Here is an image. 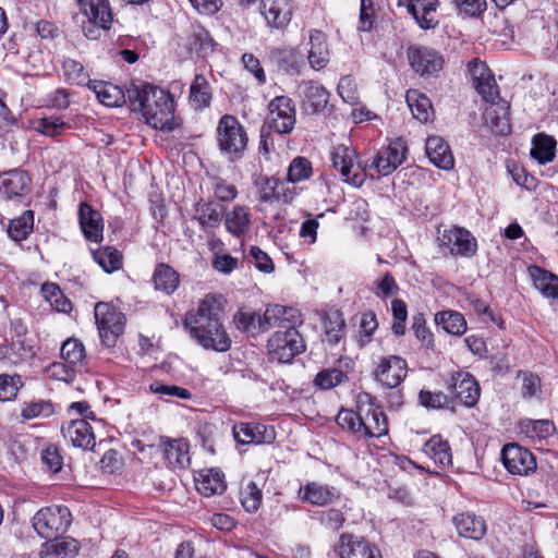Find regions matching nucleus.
I'll use <instances>...</instances> for the list:
<instances>
[{
	"label": "nucleus",
	"mask_w": 558,
	"mask_h": 558,
	"mask_svg": "<svg viewBox=\"0 0 558 558\" xmlns=\"http://www.w3.org/2000/svg\"><path fill=\"white\" fill-rule=\"evenodd\" d=\"M298 96L303 112L315 114L322 112L329 100V93L317 82L304 81L298 86Z\"/></svg>",
	"instance_id": "4468645a"
},
{
	"label": "nucleus",
	"mask_w": 558,
	"mask_h": 558,
	"mask_svg": "<svg viewBox=\"0 0 558 558\" xmlns=\"http://www.w3.org/2000/svg\"><path fill=\"white\" fill-rule=\"evenodd\" d=\"M241 502L247 512H255L262 502V492L254 482H250L241 492Z\"/></svg>",
	"instance_id": "13d9d810"
},
{
	"label": "nucleus",
	"mask_w": 558,
	"mask_h": 558,
	"mask_svg": "<svg viewBox=\"0 0 558 558\" xmlns=\"http://www.w3.org/2000/svg\"><path fill=\"white\" fill-rule=\"evenodd\" d=\"M151 393L160 395L161 397L190 399L191 392L182 387L175 385H163L158 381H154L148 387Z\"/></svg>",
	"instance_id": "0e129e2a"
},
{
	"label": "nucleus",
	"mask_w": 558,
	"mask_h": 558,
	"mask_svg": "<svg viewBox=\"0 0 558 558\" xmlns=\"http://www.w3.org/2000/svg\"><path fill=\"white\" fill-rule=\"evenodd\" d=\"M151 280L155 290L167 295L172 294L180 284L179 274L171 266L163 263L156 266Z\"/></svg>",
	"instance_id": "e433bc0d"
},
{
	"label": "nucleus",
	"mask_w": 558,
	"mask_h": 558,
	"mask_svg": "<svg viewBox=\"0 0 558 558\" xmlns=\"http://www.w3.org/2000/svg\"><path fill=\"white\" fill-rule=\"evenodd\" d=\"M452 523L461 537L480 541L486 534L485 520L473 512L464 511L452 518Z\"/></svg>",
	"instance_id": "4be33fe9"
},
{
	"label": "nucleus",
	"mask_w": 558,
	"mask_h": 558,
	"mask_svg": "<svg viewBox=\"0 0 558 558\" xmlns=\"http://www.w3.org/2000/svg\"><path fill=\"white\" fill-rule=\"evenodd\" d=\"M22 386L23 383L19 375H0V401L14 399Z\"/></svg>",
	"instance_id": "4d7b16f0"
},
{
	"label": "nucleus",
	"mask_w": 558,
	"mask_h": 558,
	"mask_svg": "<svg viewBox=\"0 0 558 558\" xmlns=\"http://www.w3.org/2000/svg\"><path fill=\"white\" fill-rule=\"evenodd\" d=\"M312 174V163L304 157L294 158L288 169V183L306 180Z\"/></svg>",
	"instance_id": "5fc2aeb1"
},
{
	"label": "nucleus",
	"mask_w": 558,
	"mask_h": 558,
	"mask_svg": "<svg viewBox=\"0 0 558 558\" xmlns=\"http://www.w3.org/2000/svg\"><path fill=\"white\" fill-rule=\"evenodd\" d=\"M324 325L327 341L330 344H337L344 335L345 324L342 315L338 311L328 314Z\"/></svg>",
	"instance_id": "8fccbe9b"
},
{
	"label": "nucleus",
	"mask_w": 558,
	"mask_h": 558,
	"mask_svg": "<svg viewBox=\"0 0 558 558\" xmlns=\"http://www.w3.org/2000/svg\"><path fill=\"white\" fill-rule=\"evenodd\" d=\"M264 329L289 330L303 324L299 310L279 304L268 306L264 313Z\"/></svg>",
	"instance_id": "2eb2a0df"
},
{
	"label": "nucleus",
	"mask_w": 558,
	"mask_h": 558,
	"mask_svg": "<svg viewBox=\"0 0 558 558\" xmlns=\"http://www.w3.org/2000/svg\"><path fill=\"white\" fill-rule=\"evenodd\" d=\"M95 319L99 336L108 347H113L124 330V315L108 303L99 302L95 306Z\"/></svg>",
	"instance_id": "6e6552de"
},
{
	"label": "nucleus",
	"mask_w": 558,
	"mask_h": 558,
	"mask_svg": "<svg viewBox=\"0 0 558 558\" xmlns=\"http://www.w3.org/2000/svg\"><path fill=\"white\" fill-rule=\"evenodd\" d=\"M31 189V177L24 170L13 169L0 174V192L8 198L23 197Z\"/></svg>",
	"instance_id": "aec40b11"
},
{
	"label": "nucleus",
	"mask_w": 558,
	"mask_h": 558,
	"mask_svg": "<svg viewBox=\"0 0 558 558\" xmlns=\"http://www.w3.org/2000/svg\"><path fill=\"white\" fill-rule=\"evenodd\" d=\"M317 518L323 526L331 531H338L345 522L343 512L336 508L318 511Z\"/></svg>",
	"instance_id": "052dcab7"
},
{
	"label": "nucleus",
	"mask_w": 558,
	"mask_h": 558,
	"mask_svg": "<svg viewBox=\"0 0 558 558\" xmlns=\"http://www.w3.org/2000/svg\"><path fill=\"white\" fill-rule=\"evenodd\" d=\"M33 347L24 339L17 338L11 343L0 347V360L11 365H17L31 360L34 356Z\"/></svg>",
	"instance_id": "f704fd0d"
},
{
	"label": "nucleus",
	"mask_w": 558,
	"mask_h": 558,
	"mask_svg": "<svg viewBox=\"0 0 558 558\" xmlns=\"http://www.w3.org/2000/svg\"><path fill=\"white\" fill-rule=\"evenodd\" d=\"M65 123L58 117H46L37 121L36 129L45 135L57 136L62 133Z\"/></svg>",
	"instance_id": "774afa93"
},
{
	"label": "nucleus",
	"mask_w": 558,
	"mask_h": 558,
	"mask_svg": "<svg viewBox=\"0 0 558 558\" xmlns=\"http://www.w3.org/2000/svg\"><path fill=\"white\" fill-rule=\"evenodd\" d=\"M437 233L439 246L448 248L451 255L470 257L476 253V241L466 229L451 227L441 230L438 228Z\"/></svg>",
	"instance_id": "9b49d317"
},
{
	"label": "nucleus",
	"mask_w": 558,
	"mask_h": 558,
	"mask_svg": "<svg viewBox=\"0 0 558 558\" xmlns=\"http://www.w3.org/2000/svg\"><path fill=\"white\" fill-rule=\"evenodd\" d=\"M407 56L411 68L422 77H436L444 69L442 56L433 48L411 46L408 48Z\"/></svg>",
	"instance_id": "9d476101"
},
{
	"label": "nucleus",
	"mask_w": 558,
	"mask_h": 558,
	"mask_svg": "<svg viewBox=\"0 0 558 558\" xmlns=\"http://www.w3.org/2000/svg\"><path fill=\"white\" fill-rule=\"evenodd\" d=\"M225 226L233 236L241 238L245 235L252 225L250 208L244 205H236L223 216Z\"/></svg>",
	"instance_id": "c85d7f7f"
},
{
	"label": "nucleus",
	"mask_w": 558,
	"mask_h": 558,
	"mask_svg": "<svg viewBox=\"0 0 558 558\" xmlns=\"http://www.w3.org/2000/svg\"><path fill=\"white\" fill-rule=\"evenodd\" d=\"M521 429L531 438L544 439L555 432V425L549 420H527L521 423Z\"/></svg>",
	"instance_id": "603ef678"
},
{
	"label": "nucleus",
	"mask_w": 558,
	"mask_h": 558,
	"mask_svg": "<svg viewBox=\"0 0 558 558\" xmlns=\"http://www.w3.org/2000/svg\"><path fill=\"white\" fill-rule=\"evenodd\" d=\"M78 550V543L74 538L64 537L59 539H48L44 544L41 558H73Z\"/></svg>",
	"instance_id": "c9c22d12"
},
{
	"label": "nucleus",
	"mask_w": 558,
	"mask_h": 558,
	"mask_svg": "<svg viewBox=\"0 0 558 558\" xmlns=\"http://www.w3.org/2000/svg\"><path fill=\"white\" fill-rule=\"evenodd\" d=\"M338 94L343 101L355 105L359 101L357 88L352 76H342L338 83Z\"/></svg>",
	"instance_id": "338daca9"
},
{
	"label": "nucleus",
	"mask_w": 558,
	"mask_h": 558,
	"mask_svg": "<svg viewBox=\"0 0 558 558\" xmlns=\"http://www.w3.org/2000/svg\"><path fill=\"white\" fill-rule=\"evenodd\" d=\"M264 314L257 313H238L234 316V324L238 329L243 330L245 332L257 335L259 332L266 331L264 329Z\"/></svg>",
	"instance_id": "09e8293b"
},
{
	"label": "nucleus",
	"mask_w": 558,
	"mask_h": 558,
	"mask_svg": "<svg viewBox=\"0 0 558 558\" xmlns=\"http://www.w3.org/2000/svg\"><path fill=\"white\" fill-rule=\"evenodd\" d=\"M62 69L65 80L71 84L89 85V76L81 62L74 59H65Z\"/></svg>",
	"instance_id": "3c124183"
},
{
	"label": "nucleus",
	"mask_w": 558,
	"mask_h": 558,
	"mask_svg": "<svg viewBox=\"0 0 558 558\" xmlns=\"http://www.w3.org/2000/svg\"><path fill=\"white\" fill-rule=\"evenodd\" d=\"M33 213L31 210L24 211L22 216L10 221L9 236L16 242L25 240L33 229Z\"/></svg>",
	"instance_id": "de8ad7c7"
},
{
	"label": "nucleus",
	"mask_w": 558,
	"mask_h": 558,
	"mask_svg": "<svg viewBox=\"0 0 558 558\" xmlns=\"http://www.w3.org/2000/svg\"><path fill=\"white\" fill-rule=\"evenodd\" d=\"M486 124L496 134H508L511 131V125L508 117V105L502 102H492L484 112Z\"/></svg>",
	"instance_id": "72a5a7b5"
},
{
	"label": "nucleus",
	"mask_w": 558,
	"mask_h": 558,
	"mask_svg": "<svg viewBox=\"0 0 558 558\" xmlns=\"http://www.w3.org/2000/svg\"><path fill=\"white\" fill-rule=\"evenodd\" d=\"M233 437L236 442L242 445L270 442L274 437V430H268L265 425L238 423L233 426Z\"/></svg>",
	"instance_id": "b1692460"
},
{
	"label": "nucleus",
	"mask_w": 558,
	"mask_h": 558,
	"mask_svg": "<svg viewBox=\"0 0 558 558\" xmlns=\"http://www.w3.org/2000/svg\"><path fill=\"white\" fill-rule=\"evenodd\" d=\"M347 379L348 377L342 371L338 368H329L322 371L316 375L315 384L323 389H330Z\"/></svg>",
	"instance_id": "680f3d73"
},
{
	"label": "nucleus",
	"mask_w": 558,
	"mask_h": 558,
	"mask_svg": "<svg viewBox=\"0 0 558 558\" xmlns=\"http://www.w3.org/2000/svg\"><path fill=\"white\" fill-rule=\"evenodd\" d=\"M305 349L304 341L299 330H277L268 340V351L274 360L280 363L290 362L296 354Z\"/></svg>",
	"instance_id": "1a4fd4ad"
},
{
	"label": "nucleus",
	"mask_w": 558,
	"mask_h": 558,
	"mask_svg": "<svg viewBox=\"0 0 558 558\" xmlns=\"http://www.w3.org/2000/svg\"><path fill=\"white\" fill-rule=\"evenodd\" d=\"M195 217L203 228H217L222 219L219 206L211 202L201 201L195 206Z\"/></svg>",
	"instance_id": "79ce46f5"
},
{
	"label": "nucleus",
	"mask_w": 558,
	"mask_h": 558,
	"mask_svg": "<svg viewBox=\"0 0 558 558\" xmlns=\"http://www.w3.org/2000/svg\"><path fill=\"white\" fill-rule=\"evenodd\" d=\"M80 7L88 20L83 25V32L88 39H97L101 29L111 27L113 14L109 0H80Z\"/></svg>",
	"instance_id": "0eeeda50"
},
{
	"label": "nucleus",
	"mask_w": 558,
	"mask_h": 558,
	"mask_svg": "<svg viewBox=\"0 0 558 558\" xmlns=\"http://www.w3.org/2000/svg\"><path fill=\"white\" fill-rule=\"evenodd\" d=\"M88 86L96 94L97 99L107 107H118L124 101L125 96L122 89L111 83L92 81Z\"/></svg>",
	"instance_id": "4c0bfd02"
},
{
	"label": "nucleus",
	"mask_w": 558,
	"mask_h": 558,
	"mask_svg": "<svg viewBox=\"0 0 558 558\" xmlns=\"http://www.w3.org/2000/svg\"><path fill=\"white\" fill-rule=\"evenodd\" d=\"M61 432L63 437L76 448L89 450L96 444L93 427L84 418L70 421L62 426Z\"/></svg>",
	"instance_id": "6ab92c4d"
},
{
	"label": "nucleus",
	"mask_w": 558,
	"mask_h": 558,
	"mask_svg": "<svg viewBox=\"0 0 558 558\" xmlns=\"http://www.w3.org/2000/svg\"><path fill=\"white\" fill-rule=\"evenodd\" d=\"M41 292L44 298L56 311L61 313H69L71 311V301L63 294L57 284L45 283L43 284Z\"/></svg>",
	"instance_id": "49530a36"
},
{
	"label": "nucleus",
	"mask_w": 558,
	"mask_h": 558,
	"mask_svg": "<svg viewBox=\"0 0 558 558\" xmlns=\"http://www.w3.org/2000/svg\"><path fill=\"white\" fill-rule=\"evenodd\" d=\"M223 305L220 296L207 294L196 310H191L184 318L190 335L205 349L226 352L231 347L223 325Z\"/></svg>",
	"instance_id": "f257e3e1"
},
{
	"label": "nucleus",
	"mask_w": 558,
	"mask_h": 558,
	"mask_svg": "<svg viewBox=\"0 0 558 558\" xmlns=\"http://www.w3.org/2000/svg\"><path fill=\"white\" fill-rule=\"evenodd\" d=\"M269 128L279 134L290 133L295 125V109L292 99L278 96L268 105Z\"/></svg>",
	"instance_id": "f8f14e48"
},
{
	"label": "nucleus",
	"mask_w": 558,
	"mask_h": 558,
	"mask_svg": "<svg viewBox=\"0 0 558 558\" xmlns=\"http://www.w3.org/2000/svg\"><path fill=\"white\" fill-rule=\"evenodd\" d=\"M338 553L341 558H381L375 545L352 534L340 536Z\"/></svg>",
	"instance_id": "a211bd4d"
},
{
	"label": "nucleus",
	"mask_w": 558,
	"mask_h": 558,
	"mask_svg": "<svg viewBox=\"0 0 558 558\" xmlns=\"http://www.w3.org/2000/svg\"><path fill=\"white\" fill-rule=\"evenodd\" d=\"M299 497L302 501L323 507L333 502L338 498V493L333 487L313 482L300 488Z\"/></svg>",
	"instance_id": "7c9ffc66"
},
{
	"label": "nucleus",
	"mask_w": 558,
	"mask_h": 558,
	"mask_svg": "<svg viewBox=\"0 0 558 558\" xmlns=\"http://www.w3.org/2000/svg\"><path fill=\"white\" fill-rule=\"evenodd\" d=\"M195 485L199 494L205 497L222 494L226 488L225 474L217 469L202 470L195 475Z\"/></svg>",
	"instance_id": "cd10ccee"
},
{
	"label": "nucleus",
	"mask_w": 558,
	"mask_h": 558,
	"mask_svg": "<svg viewBox=\"0 0 558 558\" xmlns=\"http://www.w3.org/2000/svg\"><path fill=\"white\" fill-rule=\"evenodd\" d=\"M72 521L70 510L64 506L45 507L32 519L35 532L45 539H56L68 531Z\"/></svg>",
	"instance_id": "39448f33"
},
{
	"label": "nucleus",
	"mask_w": 558,
	"mask_h": 558,
	"mask_svg": "<svg viewBox=\"0 0 558 558\" xmlns=\"http://www.w3.org/2000/svg\"><path fill=\"white\" fill-rule=\"evenodd\" d=\"M405 98L413 117L420 122H427L433 112L428 97L415 89H410L407 92Z\"/></svg>",
	"instance_id": "a19ab883"
},
{
	"label": "nucleus",
	"mask_w": 558,
	"mask_h": 558,
	"mask_svg": "<svg viewBox=\"0 0 558 558\" xmlns=\"http://www.w3.org/2000/svg\"><path fill=\"white\" fill-rule=\"evenodd\" d=\"M216 140L221 154L231 161L243 156L248 142L244 128L231 114L220 118L216 129Z\"/></svg>",
	"instance_id": "20e7f679"
},
{
	"label": "nucleus",
	"mask_w": 558,
	"mask_h": 558,
	"mask_svg": "<svg viewBox=\"0 0 558 558\" xmlns=\"http://www.w3.org/2000/svg\"><path fill=\"white\" fill-rule=\"evenodd\" d=\"M128 98L132 110L140 111L147 124L156 130H173L174 101L169 92L145 84L130 88Z\"/></svg>",
	"instance_id": "f03ea898"
},
{
	"label": "nucleus",
	"mask_w": 558,
	"mask_h": 558,
	"mask_svg": "<svg viewBox=\"0 0 558 558\" xmlns=\"http://www.w3.org/2000/svg\"><path fill=\"white\" fill-rule=\"evenodd\" d=\"M375 377L388 388L398 387L407 377V362L400 356L389 355L383 357L375 369Z\"/></svg>",
	"instance_id": "dca6fc26"
},
{
	"label": "nucleus",
	"mask_w": 558,
	"mask_h": 558,
	"mask_svg": "<svg viewBox=\"0 0 558 558\" xmlns=\"http://www.w3.org/2000/svg\"><path fill=\"white\" fill-rule=\"evenodd\" d=\"M187 47L191 51L197 54L211 51L214 48V40L210 38L208 32L203 27H197L189 37Z\"/></svg>",
	"instance_id": "864d4df0"
},
{
	"label": "nucleus",
	"mask_w": 558,
	"mask_h": 558,
	"mask_svg": "<svg viewBox=\"0 0 558 558\" xmlns=\"http://www.w3.org/2000/svg\"><path fill=\"white\" fill-rule=\"evenodd\" d=\"M423 452L440 466H448L452 463L450 446L440 436H433L427 440L424 444Z\"/></svg>",
	"instance_id": "58836bf2"
},
{
	"label": "nucleus",
	"mask_w": 558,
	"mask_h": 558,
	"mask_svg": "<svg viewBox=\"0 0 558 558\" xmlns=\"http://www.w3.org/2000/svg\"><path fill=\"white\" fill-rule=\"evenodd\" d=\"M451 389L461 403L466 407H474L478 401L480 386L469 373L458 372L452 375Z\"/></svg>",
	"instance_id": "5701e85b"
},
{
	"label": "nucleus",
	"mask_w": 558,
	"mask_h": 558,
	"mask_svg": "<svg viewBox=\"0 0 558 558\" xmlns=\"http://www.w3.org/2000/svg\"><path fill=\"white\" fill-rule=\"evenodd\" d=\"M308 62L315 70H320L329 62V50L327 46L326 35L317 29L310 33Z\"/></svg>",
	"instance_id": "473e14b6"
},
{
	"label": "nucleus",
	"mask_w": 558,
	"mask_h": 558,
	"mask_svg": "<svg viewBox=\"0 0 558 558\" xmlns=\"http://www.w3.org/2000/svg\"><path fill=\"white\" fill-rule=\"evenodd\" d=\"M336 420L360 438H379L388 433L387 417L368 393L359 396L356 410L342 409Z\"/></svg>",
	"instance_id": "7ed1b4c3"
},
{
	"label": "nucleus",
	"mask_w": 558,
	"mask_h": 558,
	"mask_svg": "<svg viewBox=\"0 0 558 558\" xmlns=\"http://www.w3.org/2000/svg\"><path fill=\"white\" fill-rule=\"evenodd\" d=\"M425 149L430 162L436 167L444 170H449L453 167V156L448 144L441 137H428Z\"/></svg>",
	"instance_id": "c756f323"
},
{
	"label": "nucleus",
	"mask_w": 558,
	"mask_h": 558,
	"mask_svg": "<svg viewBox=\"0 0 558 558\" xmlns=\"http://www.w3.org/2000/svg\"><path fill=\"white\" fill-rule=\"evenodd\" d=\"M393 322L391 329L395 335L403 336L405 332V322L408 318L407 304L400 300L395 299L391 304Z\"/></svg>",
	"instance_id": "bf43d9fd"
},
{
	"label": "nucleus",
	"mask_w": 558,
	"mask_h": 558,
	"mask_svg": "<svg viewBox=\"0 0 558 558\" xmlns=\"http://www.w3.org/2000/svg\"><path fill=\"white\" fill-rule=\"evenodd\" d=\"M211 101V88L202 74H197L190 87V102L195 109H204Z\"/></svg>",
	"instance_id": "ea45409f"
},
{
	"label": "nucleus",
	"mask_w": 558,
	"mask_h": 558,
	"mask_svg": "<svg viewBox=\"0 0 558 558\" xmlns=\"http://www.w3.org/2000/svg\"><path fill=\"white\" fill-rule=\"evenodd\" d=\"M53 413V405L49 401H36L25 404L22 409V417L32 420L36 417H49Z\"/></svg>",
	"instance_id": "e2e57ef3"
},
{
	"label": "nucleus",
	"mask_w": 558,
	"mask_h": 558,
	"mask_svg": "<svg viewBox=\"0 0 558 558\" xmlns=\"http://www.w3.org/2000/svg\"><path fill=\"white\" fill-rule=\"evenodd\" d=\"M405 2L408 12L421 28L430 29L438 24L435 17L438 0H405Z\"/></svg>",
	"instance_id": "bb28decb"
},
{
	"label": "nucleus",
	"mask_w": 558,
	"mask_h": 558,
	"mask_svg": "<svg viewBox=\"0 0 558 558\" xmlns=\"http://www.w3.org/2000/svg\"><path fill=\"white\" fill-rule=\"evenodd\" d=\"M80 227L88 241L100 242L102 240V217L87 203H82L78 210Z\"/></svg>",
	"instance_id": "a878e982"
},
{
	"label": "nucleus",
	"mask_w": 558,
	"mask_h": 558,
	"mask_svg": "<svg viewBox=\"0 0 558 558\" xmlns=\"http://www.w3.org/2000/svg\"><path fill=\"white\" fill-rule=\"evenodd\" d=\"M435 322L442 329L453 336H461L466 330V322L464 317L453 311H444L435 315Z\"/></svg>",
	"instance_id": "37998d69"
},
{
	"label": "nucleus",
	"mask_w": 558,
	"mask_h": 558,
	"mask_svg": "<svg viewBox=\"0 0 558 558\" xmlns=\"http://www.w3.org/2000/svg\"><path fill=\"white\" fill-rule=\"evenodd\" d=\"M556 142L551 136L537 134L533 138L531 156L541 165L551 161L555 157Z\"/></svg>",
	"instance_id": "c03bdc74"
},
{
	"label": "nucleus",
	"mask_w": 558,
	"mask_h": 558,
	"mask_svg": "<svg viewBox=\"0 0 558 558\" xmlns=\"http://www.w3.org/2000/svg\"><path fill=\"white\" fill-rule=\"evenodd\" d=\"M260 12L267 24L275 28L287 26L292 16L289 0H262Z\"/></svg>",
	"instance_id": "393cba45"
},
{
	"label": "nucleus",
	"mask_w": 558,
	"mask_h": 558,
	"mask_svg": "<svg viewBox=\"0 0 558 558\" xmlns=\"http://www.w3.org/2000/svg\"><path fill=\"white\" fill-rule=\"evenodd\" d=\"M405 159V148L402 144L396 142L381 148L375 156L369 167L375 168L378 174L389 175Z\"/></svg>",
	"instance_id": "412c9836"
},
{
	"label": "nucleus",
	"mask_w": 558,
	"mask_h": 558,
	"mask_svg": "<svg viewBox=\"0 0 558 558\" xmlns=\"http://www.w3.org/2000/svg\"><path fill=\"white\" fill-rule=\"evenodd\" d=\"M469 72L477 93L487 102H494V100L498 96V87L495 82L494 75L492 71L488 69V66L483 62L472 60L469 62Z\"/></svg>",
	"instance_id": "f3484780"
},
{
	"label": "nucleus",
	"mask_w": 558,
	"mask_h": 558,
	"mask_svg": "<svg viewBox=\"0 0 558 558\" xmlns=\"http://www.w3.org/2000/svg\"><path fill=\"white\" fill-rule=\"evenodd\" d=\"M501 459L505 468L513 475L526 476L535 472V457L527 449L508 444L502 448Z\"/></svg>",
	"instance_id": "ddd939ff"
},
{
	"label": "nucleus",
	"mask_w": 558,
	"mask_h": 558,
	"mask_svg": "<svg viewBox=\"0 0 558 558\" xmlns=\"http://www.w3.org/2000/svg\"><path fill=\"white\" fill-rule=\"evenodd\" d=\"M163 457L172 468L184 469L190 465L189 444L184 439L162 441Z\"/></svg>",
	"instance_id": "2f4dec72"
},
{
	"label": "nucleus",
	"mask_w": 558,
	"mask_h": 558,
	"mask_svg": "<svg viewBox=\"0 0 558 558\" xmlns=\"http://www.w3.org/2000/svg\"><path fill=\"white\" fill-rule=\"evenodd\" d=\"M94 260L108 274L122 267V254L114 247L104 246L93 251Z\"/></svg>",
	"instance_id": "a18cd8bd"
},
{
	"label": "nucleus",
	"mask_w": 558,
	"mask_h": 558,
	"mask_svg": "<svg viewBox=\"0 0 558 558\" xmlns=\"http://www.w3.org/2000/svg\"><path fill=\"white\" fill-rule=\"evenodd\" d=\"M332 167L340 171L341 178L345 183L355 187L363 185L366 179V168L357 162V154L355 149L345 145H338L332 148L331 153Z\"/></svg>",
	"instance_id": "423d86ee"
},
{
	"label": "nucleus",
	"mask_w": 558,
	"mask_h": 558,
	"mask_svg": "<svg viewBox=\"0 0 558 558\" xmlns=\"http://www.w3.org/2000/svg\"><path fill=\"white\" fill-rule=\"evenodd\" d=\"M420 404L427 409H442L449 405V398L444 392L422 389L418 395Z\"/></svg>",
	"instance_id": "69168bd1"
},
{
	"label": "nucleus",
	"mask_w": 558,
	"mask_h": 558,
	"mask_svg": "<svg viewBox=\"0 0 558 558\" xmlns=\"http://www.w3.org/2000/svg\"><path fill=\"white\" fill-rule=\"evenodd\" d=\"M61 356L69 364H78L85 356V348L77 339H68L61 347Z\"/></svg>",
	"instance_id": "6e6d98bb"
}]
</instances>
